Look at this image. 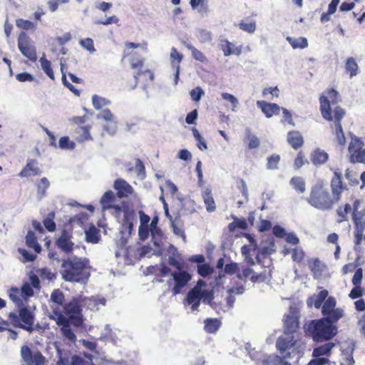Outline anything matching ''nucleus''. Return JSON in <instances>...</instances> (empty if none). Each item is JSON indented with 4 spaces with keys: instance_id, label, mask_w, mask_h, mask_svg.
<instances>
[{
    "instance_id": "obj_7",
    "label": "nucleus",
    "mask_w": 365,
    "mask_h": 365,
    "mask_svg": "<svg viewBox=\"0 0 365 365\" xmlns=\"http://www.w3.org/2000/svg\"><path fill=\"white\" fill-rule=\"evenodd\" d=\"M334 323L324 318L312 320L305 327V333L315 342L329 341L337 334V327Z\"/></svg>"
},
{
    "instance_id": "obj_32",
    "label": "nucleus",
    "mask_w": 365,
    "mask_h": 365,
    "mask_svg": "<svg viewBox=\"0 0 365 365\" xmlns=\"http://www.w3.org/2000/svg\"><path fill=\"white\" fill-rule=\"evenodd\" d=\"M85 234L87 242L96 244L101 240L100 230L93 225L89 226L88 229L85 231Z\"/></svg>"
},
{
    "instance_id": "obj_17",
    "label": "nucleus",
    "mask_w": 365,
    "mask_h": 365,
    "mask_svg": "<svg viewBox=\"0 0 365 365\" xmlns=\"http://www.w3.org/2000/svg\"><path fill=\"white\" fill-rule=\"evenodd\" d=\"M203 283L202 279L197 282V284L190 289L187 295V302L191 305L192 311H197L202 299L200 285Z\"/></svg>"
},
{
    "instance_id": "obj_24",
    "label": "nucleus",
    "mask_w": 365,
    "mask_h": 365,
    "mask_svg": "<svg viewBox=\"0 0 365 365\" xmlns=\"http://www.w3.org/2000/svg\"><path fill=\"white\" fill-rule=\"evenodd\" d=\"M329 297V292L327 289H322L317 294L311 295L307 300V304L309 307L314 306L316 309H319Z\"/></svg>"
},
{
    "instance_id": "obj_64",
    "label": "nucleus",
    "mask_w": 365,
    "mask_h": 365,
    "mask_svg": "<svg viewBox=\"0 0 365 365\" xmlns=\"http://www.w3.org/2000/svg\"><path fill=\"white\" fill-rule=\"evenodd\" d=\"M98 118H102L107 122H113L115 121L114 120V116L113 113L108 109H105L101 111V113L98 116Z\"/></svg>"
},
{
    "instance_id": "obj_15",
    "label": "nucleus",
    "mask_w": 365,
    "mask_h": 365,
    "mask_svg": "<svg viewBox=\"0 0 365 365\" xmlns=\"http://www.w3.org/2000/svg\"><path fill=\"white\" fill-rule=\"evenodd\" d=\"M21 356L26 365H44L46 362V358L39 351L33 353L26 345L21 349Z\"/></svg>"
},
{
    "instance_id": "obj_49",
    "label": "nucleus",
    "mask_w": 365,
    "mask_h": 365,
    "mask_svg": "<svg viewBox=\"0 0 365 365\" xmlns=\"http://www.w3.org/2000/svg\"><path fill=\"white\" fill-rule=\"evenodd\" d=\"M92 103L93 107L97 110H99L109 104V101L108 100L97 95H94L92 97Z\"/></svg>"
},
{
    "instance_id": "obj_1",
    "label": "nucleus",
    "mask_w": 365,
    "mask_h": 365,
    "mask_svg": "<svg viewBox=\"0 0 365 365\" xmlns=\"http://www.w3.org/2000/svg\"><path fill=\"white\" fill-rule=\"evenodd\" d=\"M333 175L330 187L322 180L312 186L307 202L319 211H330L341 200L343 192L348 190L343 181L342 173L339 168H331Z\"/></svg>"
},
{
    "instance_id": "obj_62",
    "label": "nucleus",
    "mask_w": 365,
    "mask_h": 365,
    "mask_svg": "<svg viewBox=\"0 0 365 365\" xmlns=\"http://www.w3.org/2000/svg\"><path fill=\"white\" fill-rule=\"evenodd\" d=\"M281 110L283 113V118L282 119V123H287L289 125H294V123L292 118V115L289 110L286 108H282Z\"/></svg>"
},
{
    "instance_id": "obj_10",
    "label": "nucleus",
    "mask_w": 365,
    "mask_h": 365,
    "mask_svg": "<svg viewBox=\"0 0 365 365\" xmlns=\"http://www.w3.org/2000/svg\"><path fill=\"white\" fill-rule=\"evenodd\" d=\"M336 299L332 296L329 297L320 307L322 308V314L324 316L323 318L334 322H338L342 318L344 310L341 308H336Z\"/></svg>"
},
{
    "instance_id": "obj_36",
    "label": "nucleus",
    "mask_w": 365,
    "mask_h": 365,
    "mask_svg": "<svg viewBox=\"0 0 365 365\" xmlns=\"http://www.w3.org/2000/svg\"><path fill=\"white\" fill-rule=\"evenodd\" d=\"M41 63V66L44 73L50 78L51 80L55 79L54 73L51 66V63L50 61L46 58L45 55L43 54L42 57L40 58L39 60Z\"/></svg>"
},
{
    "instance_id": "obj_35",
    "label": "nucleus",
    "mask_w": 365,
    "mask_h": 365,
    "mask_svg": "<svg viewBox=\"0 0 365 365\" xmlns=\"http://www.w3.org/2000/svg\"><path fill=\"white\" fill-rule=\"evenodd\" d=\"M202 199L207 212H211L215 210V202L214 200L211 190L210 189H206L202 192Z\"/></svg>"
},
{
    "instance_id": "obj_26",
    "label": "nucleus",
    "mask_w": 365,
    "mask_h": 365,
    "mask_svg": "<svg viewBox=\"0 0 365 365\" xmlns=\"http://www.w3.org/2000/svg\"><path fill=\"white\" fill-rule=\"evenodd\" d=\"M287 141L294 150H298L304 145V138L298 130H291L287 133Z\"/></svg>"
},
{
    "instance_id": "obj_55",
    "label": "nucleus",
    "mask_w": 365,
    "mask_h": 365,
    "mask_svg": "<svg viewBox=\"0 0 365 365\" xmlns=\"http://www.w3.org/2000/svg\"><path fill=\"white\" fill-rule=\"evenodd\" d=\"M31 39L28 34L22 31L20 32L18 37V46H30Z\"/></svg>"
},
{
    "instance_id": "obj_28",
    "label": "nucleus",
    "mask_w": 365,
    "mask_h": 365,
    "mask_svg": "<svg viewBox=\"0 0 365 365\" xmlns=\"http://www.w3.org/2000/svg\"><path fill=\"white\" fill-rule=\"evenodd\" d=\"M115 201V195L111 190L106 191L101 198L100 202L102 206V210L103 211L112 209L113 210V207L115 205H113Z\"/></svg>"
},
{
    "instance_id": "obj_8",
    "label": "nucleus",
    "mask_w": 365,
    "mask_h": 365,
    "mask_svg": "<svg viewBox=\"0 0 365 365\" xmlns=\"http://www.w3.org/2000/svg\"><path fill=\"white\" fill-rule=\"evenodd\" d=\"M113 215L121 224L123 230L130 232L133 228V223L135 220V212L125 202L121 205H115L112 211Z\"/></svg>"
},
{
    "instance_id": "obj_44",
    "label": "nucleus",
    "mask_w": 365,
    "mask_h": 365,
    "mask_svg": "<svg viewBox=\"0 0 365 365\" xmlns=\"http://www.w3.org/2000/svg\"><path fill=\"white\" fill-rule=\"evenodd\" d=\"M34 287L29 283L24 282L21 287V294L22 297L27 300L34 295Z\"/></svg>"
},
{
    "instance_id": "obj_16",
    "label": "nucleus",
    "mask_w": 365,
    "mask_h": 365,
    "mask_svg": "<svg viewBox=\"0 0 365 365\" xmlns=\"http://www.w3.org/2000/svg\"><path fill=\"white\" fill-rule=\"evenodd\" d=\"M175 285L172 289L173 294L176 295L179 294L182 289L187 285L191 280L192 275L182 269L171 273Z\"/></svg>"
},
{
    "instance_id": "obj_39",
    "label": "nucleus",
    "mask_w": 365,
    "mask_h": 365,
    "mask_svg": "<svg viewBox=\"0 0 365 365\" xmlns=\"http://www.w3.org/2000/svg\"><path fill=\"white\" fill-rule=\"evenodd\" d=\"M55 217H56V214L54 212H50L46 217L43 220V224L45 227V228L48 231V232H54L56 229V222H54V219H55Z\"/></svg>"
},
{
    "instance_id": "obj_47",
    "label": "nucleus",
    "mask_w": 365,
    "mask_h": 365,
    "mask_svg": "<svg viewBox=\"0 0 365 365\" xmlns=\"http://www.w3.org/2000/svg\"><path fill=\"white\" fill-rule=\"evenodd\" d=\"M58 147L63 150H73L76 147V143L71 141L68 136H63L59 140Z\"/></svg>"
},
{
    "instance_id": "obj_14",
    "label": "nucleus",
    "mask_w": 365,
    "mask_h": 365,
    "mask_svg": "<svg viewBox=\"0 0 365 365\" xmlns=\"http://www.w3.org/2000/svg\"><path fill=\"white\" fill-rule=\"evenodd\" d=\"M72 239V232L63 229L59 236L56 238L55 245L63 253L69 255L73 252L75 248V244Z\"/></svg>"
},
{
    "instance_id": "obj_34",
    "label": "nucleus",
    "mask_w": 365,
    "mask_h": 365,
    "mask_svg": "<svg viewBox=\"0 0 365 365\" xmlns=\"http://www.w3.org/2000/svg\"><path fill=\"white\" fill-rule=\"evenodd\" d=\"M324 264L318 258L314 259L309 263V267L314 279H319L322 275Z\"/></svg>"
},
{
    "instance_id": "obj_57",
    "label": "nucleus",
    "mask_w": 365,
    "mask_h": 365,
    "mask_svg": "<svg viewBox=\"0 0 365 365\" xmlns=\"http://www.w3.org/2000/svg\"><path fill=\"white\" fill-rule=\"evenodd\" d=\"M117 132V123L116 121L107 122L103 126V133H106L108 135H113Z\"/></svg>"
},
{
    "instance_id": "obj_38",
    "label": "nucleus",
    "mask_w": 365,
    "mask_h": 365,
    "mask_svg": "<svg viewBox=\"0 0 365 365\" xmlns=\"http://www.w3.org/2000/svg\"><path fill=\"white\" fill-rule=\"evenodd\" d=\"M346 71L349 73L350 78L355 76L358 73L359 66L353 57L347 58L345 64Z\"/></svg>"
},
{
    "instance_id": "obj_45",
    "label": "nucleus",
    "mask_w": 365,
    "mask_h": 365,
    "mask_svg": "<svg viewBox=\"0 0 365 365\" xmlns=\"http://www.w3.org/2000/svg\"><path fill=\"white\" fill-rule=\"evenodd\" d=\"M308 163H309V162L307 160L303 151L302 150L299 151L297 155V157L295 158L294 161V169L299 170L304 165L308 164Z\"/></svg>"
},
{
    "instance_id": "obj_61",
    "label": "nucleus",
    "mask_w": 365,
    "mask_h": 365,
    "mask_svg": "<svg viewBox=\"0 0 365 365\" xmlns=\"http://www.w3.org/2000/svg\"><path fill=\"white\" fill-rule=\"evenodd\" d=\"M363 279V269L361 267L358 268L351 279L354 285H361Z\"/></svg>"
},
{
    "instance_id": "obj_2",
    "label": "nucleus",
    "mask_w": 365,
    "mask_h": 365,
    "mask_svg": "<svg viewBox=\"0 0 365 365\" xmlns=\"http://www.w3.org/2000/svg\"><path fill=\"white\" fill-rule=\"evenodd\" d=\"M349 215L354 226V250L362 253V243H365V205H362L361 200L352 196L349 202L339 205L336 210V222L342 223L348 221Z\"/></svg>"
},
{
    "instance_id": "obj_22",
    "label": "nucleus",
    "mask_w": 365,
    "mask_h": 365,
    "mask_svg": "<svg viewBox=\"0 0 365 365\" xmlns=\"http://www.w3.org/2000/svg\"><path fill=\"white\" fill-rule=\"evenodd\" d=\"M41 170L38 166V163L35 159H30L27 161L26 165L19 173V176L21 178L40 175Z\"/></svg>"
},
{
    "instance_id": "obj_58",
    "label": "nucleus",
    "mask_w": 365,
    "mask_h": 365,
    "mask_svg": "<svg viewBox=\"0 0 365 365\" xmlns=\"http://www.w3.org/2000/svg\"><path fill=\"white\" fill-rule=\"evenodd\" d=\"M224 271L226 274H237L240 271L239 265L237 262H230L225 264Z\"/></svg>"
},
{
    "instance_id": "obj_33",
    "label": "nucleus",
    "mask_w": 365,
    "mask_h": 365,
    "mask_svg": "<svg viewBox=\"0 0 365 365\" xmlns=\"http://www.w3.org/2000/svg\"><path fill=\"white\" fill-rule=\"evenodd\" d=\"M204 329L208 334L215 333L221 326V322L217 318H207L204 321Z\"/></svg>"
},
{
    "instance_id": "obj_63",
    "label": "nucleus",
    "mask_w": 365,
    "mask_h": 365,
    "mask_svg": "<svg viewBox=\"0 0 365 365\" xmlns=\"http://www.w3.org/2000/svg\"><path fill=\"white\" fill-rule=\"evenodd\" d=\"M222 98L225 101H230L232 103V110H235L238 104V101L233 95L228 93H222Z\"/></svg>"
},
{
    "instance_id": "obj_37",
    "label": "nucleus",
    "mask_w": 365,
    "mask_h": 365,
    "mask_svg": "<svg viewBox=\"0 0 365 365\" xmlns=\"http://www.w3.org/2000/svg\"><path fill=\"white\" fill-rule=\"evenodd\" d=\"M290 184L299 193H304L306 190V183L302 177L295 176L290 180Z\"/></svg>"
},
{
    "instance_id": "obj_11",
    "label": "nucleus",
    "mask_w": 365,
    "mask_h": 365,
    "mask_svg": "<svg viewBox=\"0 0 365 365\" xmlns=\"http://www.w3.org/2000/svg\"><path fill=\"white\" fill-rule=\"evenodd\" d=\"M364 142L358 138H353L349 145V160L351 163L365 164V149H363Z\"/></svg>"
},
{
    "instance_id": "obj_60",
    "label": "nucleus",
    "mask_w": 365,
    "mask_h": 365,
    "mask_svg": "<svg viewBox=\"0 0 365 365\" xmlns=\"http://www.w3.org/2000/svg\"><path fill=\"white\" fill-rule=\"evenodd\" d=\"M247 138L249 140V149H255L259 146V140L257 136L252 135L251 133H249L247 135Z\"/></svg>"
},
{
    "instance_id": "obj_50",
    "label": "nucleus",
    "mask_w": 365,
    "mask_h": 365,
    "mask_svg": "<svg viewBox=\"0 0 365 365\" xmlns=\"http://www.w3.org/2000/svg\"><path fill=\"white\" fill-rule=\"evenodd\" d=\"M38 273L40 277L43 279H47L48 281H52L56 279V274L53 273L50 269L44 267L39 269Z\"/></svg>"
},
{
    "instance_id": "obj_31",
    "label": "nucleus",
    "mask_w": 365,
    "mask_h": 365,
    "mask_svg": "<svg viewBox=\"0 0 365 365\" xmlns=\"http://www.w3.org/2000/svg\"><path fill=\"white\" fill-rule=\"evenodd\" d=\"M26 245L28 247L33 249L36 254H38L41 251V247L38 242L37 237L35 233L29 230L26 236Z\"/></svg>"
},
{
    "instance_id": "obj_25",
    "label": "nucleus",
    "mask_w": 365,
    "mask_h": 365,
    "mask_svg": "<svg viewBox=\"0 0 365 365\" xmlns=\"http://www.w3.org/2000/svg\"><path fill=\"white\" fill-rule=\"evenodd\" d=\"M299 317L294 314L286 316L284 322V332L286 335H291L295 333L299 329Z\"/></svg>"
},
{
    "instance_id": "obj_4",
    "label": "nucleus",
    "mask_w": 365,
    "mask_h": 365,
    "mask_svg": "<svg viewBox=\"0 0 365 365\" xmlns=\"http://www.w3.org/2000/svg\"><path fill=\"white\" fill-rule=\"evenodd\" d=\"M83 299L81 297H73L67 302L63 311L53 320L61 327L62 334L68 339L74 341L76 336L71 329V324L81 327L83 324Z\"/></svg>"
},
{
    "instance_id": "obj_43",
    "label": "nucleus",
    "mask_w": 365,
    "mask_h": 365,
    "mask_svg": "<svg viewBox=\"0 0 365 365\" xmlns=\"http://www.w3.org/2000/svg\"><path fill=\"white\" fill-rule=\"evenodd\" d=\"M49 185L50 182L46 178L43 177L40 180L37 184V192L40 198H42L45 195L46 191Z\"/></svg>"
},
{
    "instance_id": "obj_59",
    "label": "nucleus",
    "mask_w": 365,
    "mask_h": 365,
    "mask_svg": "<svg viewBox=\"0 0 365 365\" xmlns=\"http://www.w3.org/2000/svg\"><path fill=\"white\" fill-rule=\"evenodd\" d=\"M19 252L24 257V262H34L36 258V254H31L24 248H19Z\"/></svg>"
},
{
    "instance_id": "obj_54",
    "label": "nucleus",
    "mask_w": 365,
    "mask_h": 365,
    "mask_svg": "<svg viewBox=\"0 0 365 365\" xmlns=\"http://www.w3.org/2000/svg\"><path fill=\"white\" fill-rule=\"evenodd\" d=\"M364 293V289L361 285H354L349 294V297L351 299H355L363 296Z\"/></svg>"
},
{
    "instance_id": "obj_51",
    "label": "nucleus",
    "mask_w": 365,
    "mask_h": 365,
    "mask_svg": "<svg viewBox=\"0 0 365 365\" xmlns=\"http://www.w3.org/2000/svg\"><path fill=\"white\" fill-rule=\"evenodd\" d=\"M190 4L194 9L200 6V12L207 13L208 11V6L205 0H190Z\"/></svg>"
},
{
    "instance_id": "obj_21",
    "label": "nucleus",
    "mask_w": 365,
    "mask_h": 365,
    "mask_svg": "<svg viewBox=\"0 0 365 365\" xmlns=\"http://www.w3.org/2000/svg\"><path fill=\"white\" fill-rule=\"evenodd\" d=\"M257 106L259 108L264 115L269 118L273 115H279L281 110V107L276 103H268L264 101H258Z\"/></svg>"
},
{
    "instance_id": "obj_53",
    "label": "nucleus",
    "mask_w": 365,
    "mask_h": 365,
    "mask_svg": "<svg viewBox=\"0 0 365 365\" xmlns=\"http://www.w3.org/2000/svg\"><path fill=\"white\" fill-rule=\"evenodd\" d=\"M345 178L351 185H356L359 184L356 173L351 169L347 168L345 170Z\"/></svg>"
},
{
    "instance_id": "obj_12",
    "label": "nucleus",
    "mask_w": 365,
    "mask_h": 365,
    "mask_svg": "<svg viewBox=\"0 0 365 365\" xmlns=\"http://www.w3.org/2000/svg\"><path fill=\"white\" fill-rule=\"evenodd\" d=\"M237 277L240 279H246L249 278L253 283H260L269 280L271 278V271L269 269H264V271L259 273H256L253 269L249 267H244L242 268L241 271H239Z\"/></svg>"
},
{
    "instance_id": "obj_18",
    "label": "nucleus",
    "mask_w": 365,
    "mask_h": 365,
    "mask_svg": "<svg viewBox=\"0 0 365 365\" xmlns=\"http://www.w3.org/2000/svg\"><path fill=\"white\" fill-rule=\"evenodd\" d=\"M296 344V340L292 334L287 335L286 336H280L278 338L276 344L277 349L280 351L284 359H287L290 356V354L286 353V351L289 350Z\"/></svg>"
},
{
    "instance_id": "obj_27",
    "label": "nucleus",
    "mask_w": 365,
    "mask_h": 365,
    "mask_svg": "<svg viewBox=\"0 0 365 365\" xmlns=\"http://www.w3.org/2000/svg\"><path fill=\"white\" fill-rule=\"evenodd\" d=\"M91 128V125L77 126L75 129L76 140L79 143L92 140L93 138L90 133Z\"/></svg>"
},
{
    "instance_id": "obj_6",
    "label": "nucleus",
    "mask_w": 365,
    "mask_h": 365,
    "mask_svg": "<svg viewBox=\"0 0 365 365\" xmlns=\"http://www.w3.org/2000/svg\"><path fill=\"white\" fill-rule=\"evenodd\" d=\"M8 294L9 299L19 307L18 314L15 312H11L8 314V318L11 325L29 332H32L34 330L35 315L28 307L24 306L22 299L19 297V289L16 287H11Z\"/></svg>"
},
{
    "instance_id": "obj_9",
    "label": "nucleus",
    "mask_w": 365,
    "mask_h": 365,
    "mask_svg": "<svg viewBox=\"0 0 365 365\" xmlns=\"http://www.w3.org/2000/svg\"><path fill=\"white\" fill-rule=\"evenodd\" d=\"M154 80V74L149 69L143 70L135 72L133 79L131 81L123 80L122 86L125 89L131 91L137 87L138 82H141L142 86L145 89Z\"/></svg>"
},
{
    "instance_id": "obj_46",
    "label": "nucleus",
    "mask_w": 365,
    "mask_h": 365,
    "mask_svg": "<svg viewBox=\"0 0 365 365\" xmlns=\"http://www.w3.org/2000/svg\"><path fill=\"white\" fill-rule=\"evenodd\" d=\"M93 357L91 355H86V359H83L79 356H73L71 358V365H90Z\"/></svg>"
},
{
    "instance_id": "obj_13",
    "label": "nucleus",
    "mask_w": 365,
    "mask_h": 365,
    "mask_svg": "<svg viewBox=\"0 0 365 365\" xmlns=\"http://www.w3.org/2000/svg\"><path fill=\"white\" fill-rule=\"evenodd\" d=\"M67 302H65V295L63 292L59 289H54L50 297L49 306L51 309V314H49V319L54 320L57 315L63 311L64 305Z\"/></svg>"
},
{
    "instance_id": "obj_56",
    "label": "nucleus",
    "mask_w": 365,
    "mask_h": 365,
    "mask_svg": "<svg viewBox=\"0 0 365 365\" xmlns=\"http://www.w3.org/2000/svg\"><path fill=\"white\" fill-rule=\"evenodd\" d=\"M204 93V91L200 86L192 89L190 92L192 100L195 102H198Z\"/></svg>"
},
{
    "instance_id": "obj_42",
    "label": "nucleus",
    "mask_w": 365,
    "mask_h": 365,
    "mask_svg": "<svg viewBox=\"0 0 365 365\" xmlns=\"http://www.w3.org/2000/svg\"><path fill=\"white\" fill-rule=\"evenodd\" d=\"M22 54L27 57L31 61L35 62L37 60L35 47H19Z\"/></svg>"
},
{
    "instance_id": "obj_48",
    "label": "nucleus",
    "mask_w": 365,
    "mask_h": 365,
    "mask_svg": "<svg viewBox=\"0 0 365 365\" xmlns=\"http://www.w3.org/2000/svg\"><path fill=\"white\" fill-rule=\"evenodd\" d=\"M213 272V268L207 263L197 266V273L202 277H206Z\"/></svg>"
},
{
    "instance_id": "obj_3",
    "label": "nucleus",
    "mask_w": 365,
    "mask_h": 365,
    "mask_svg": "<svg viewBox=\"0 0 365 365\" xmlns=\"http://www.w3.org/2000/svg\"><path fill=\"white\" fill-rule=\"evenodd\" d=\"M339 101V94L334 88L327 89L319 97V109L322 116L329 122H333L331 128L334 130L336 140L340 145L346 143V138L343 131L341 120L345 116L346 112L340 106H335L332 110L331 105L334 106Z\"/></svg>"
},
{
    "instance_id": "obj_41",
    "label": "nucleus",
    "mask_w": 365,
    "mask_h": 365,
    "mask_svg": "<svg viewBox=\"0 0 365 365\" xmlns=\"http://www.w3.org/2000/svg\"><path fill=\"white\" fill-rule=\"evenodd\" d=\"M238 26L242 31L250 34L253 33L256 29L255 22L250 19L241 21Z\"/></svg>"
},
{
    "instance_id": "obj_20",
    "label": "nucleus",
    "mask_w": 365,
    "mask_h": 365,
    "mask_svg": "<svg viewBox=\"0 0 365 365\" xmlns=\"http://www.w3.org/2000/svg\"><path fill=\"white\" fill-rule=\"evenodd\" d=\"M136 48L137 47H129V48L132 50L128 52L123 58L128 59L132 69L138 71L143 68L145 60L139 53L134 51Z\"/></svg>"
},
{
    "instance_id": "obj_23",
    "label": "nucleus",
    "mask_w": 365,
    "mask_h": 365,
    "mask_svg": "<svg viewBox=\"0 0 365 365\" xmlns=\"http://www.w3.org/2000/svg\"><path fill=\"white\" fill-rule=\"evenodd\" d=\"M335 346V344L333 342H328L322 345L318 346L314 348L312 351V357L319 359H327L328 361L331 355V351Z\"/></svg>"
},
{
    "instance_id": "obj_52",
    "label": "nucleus",
    "mask_w": 365,
    "mask_h": 365,
    "mask_svg": "<svg viewBox=\"0 0 365 365\" xmlns=\"http://www.w3.org/2000/svg\"><path fill=\"white\" fill-rule=\"evenodd\" d=\"M280 160L279 155H272L267 158V168L269 170H275L278 168V164Z\"/></svg>"
},
{
    "instance_id": "obj_19",
    "label": "nucleus",
    "mask_w": 365,
    "mask_h": 365,
    "mask_svg": "<svg viewBox=\"0 0 365 365\" xmlns=\"http://www.w3.org/2000/svg\"><path fill=\"white\" fill-rule=\"evenodd\" d=\"M113 188L117 191L116 195L120 197H127L134 192L132 186L122 178L116 179L114 181Z\"/></svg>"
},
{
    "instance_id": "obj_30",
    "label": "nucleus",
    "mask_w": 365,
    "mask_h": 365,
    "mask_svg": "<svg viewBox=\"0 0 365 365\" xmlns=\"http://www.w3.org/2000/svg\"><path fill=\"white\" fill-rule=\"evenodd\" d=\"M328 159L329 155L327 153L319 148L315 149L311 154V161L315 165L324 164Z\"/></svg>"
},
{
    "instance_id": "obj_40",
    "label": "nucleus",
    "mask_w": 365,
    "mask_h": 365,
    "mask_svg": "<svg viewBox=\"0 0 365 365\" xmlns=\"http://www.w3.org/2000/svg\"><path fill=\"white\" fill-rule=\"evenodd\" d=\"M16 26L22 30L25 31H34L36 29V24L29 20L24 19H17L16 20Z\"/></svg>"
},
{
    "instance_id": "obj_5",
    "label": "nucleus",
    "mask_w": 365,
    "mask_h": 365,
    "mask_svg": "<svg viewBox=\"0 0 365 365\" xmlns=\"http://www.w3.org/2000/svg\"><path fill=\"white\" fill-rule=\"evenodd\" d=\"M91 269L88 258L73 256L63 260L61 274L66 282L86 283L91 276Z\"/></svg>"
},
{
    "instance_id": "obj_29",
    "label": "nucleus",
    "mask_w": 365,
    "mask_h": 365,
    "mask_svg": "<svg viewBox=\"0 0 365 365\" xmlns=\"http://www.w3.org/2000/svg\"><path fill=\"white\" fill-rule=\"evenodd\" d=\"M182 60V55L173 48L170 53V61L172 66L175 68V81L177 83L180 73V63Z\"/></svg>"
}]
</instances>
